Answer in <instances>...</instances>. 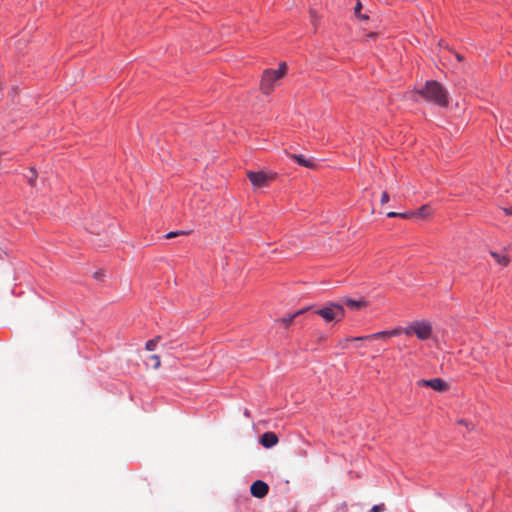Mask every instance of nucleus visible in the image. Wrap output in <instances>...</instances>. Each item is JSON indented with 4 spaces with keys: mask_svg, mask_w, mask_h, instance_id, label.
Instances as JSON below:
<instances>
[{
    "mask_svg": "<svg viewBox=\"0 0 512 512\" xmlns=\"http://www.w3.org/2000/svg\"><path fill=\"white\" fill-rule=\"evenodd\" d=\"M315 314L321 316L326 322L341 321L345 316V310L339 303L328 302L323 307L314 311Z\"/></svg>",
    "mask_w": 512,
    "mask_h": 512,
    "instance_id": "nucleus-3",
    "label": "nucleus"
},
{
    "mask_svg": "<svg viewBox=\"0 0 512 512\" xmlns=\"http://www.w3.org/2000/svg\"><path fill=\"white\" fill-rule=\"evenodd\" d=\"M362 9V4L361 2L358 0L357 3H356V6L354 8V12H355V15L358 16L359 18H362V19H367L368 16L367 15H361L360 14V10Z\"/></svg>",
    "mask_w": 512,
    "mask_h": 512,
    "instance_id": "nucleus-19",
    "label": "nucleus"
},
{
    "mask_svg": "<svg viewBox=\"0 0 512 512\" xmlns=\"http://www.w3.org/2000/svg\"><path fill=\"white\" fill-rule=\"evenodd\" d=\"M414 215H417L419 217H426L430 214V208L427 205H423L418 209L416 213H413Z\"/></svg>",
    "mask_w": 512,
    "mask_h": 512,
    "instance_id": "nucleus-16",
    "label": "nucleus"
},
{
    "mask_svg": "<svg viewBox=\"0 0 512 512\" xmlns=\"http://www.w3.org/2000/svg\"><path fill=\"white\" fill-rule=\"evenodd\" d=\"M389 201V194L384 191L381 195V204H386Z\"/></svg>",
    "mask_w": 512,
    "mask_h": 512,
    "instance_id": "nucleus-22",
    "label": "nucleus"
},
{
    "mask_svg": "<svg viewBox=\"0 0 512 512\" xmlns=\"http://www.w3.org/2000/svg\"><path fill=\"white\" fill-rule=\"evenodd\" d=\"M417 386L422 387H429L437 392H444L448 389L449 385L447 382L442 380L441 378H433V379H421L417 381Z\"/></svg>",
    "mask_w": 512,
    "mask_h": 512,
    "instance_id": "nucleus-6",
    "label": "nucleus"
},
{
    "mask_svg": "<svg viewBox=\"0 0 512 512\" xmlns=\"http://www.w3.org/2000/svg\"><path fill=\"white\" fill-rule=\"evenodd\" d=\"M460 424H466L464 420L459 421Z\"/></svg>",
    "mask_w": 512,
    "mask_h": 512,
    "instance_id": "nucleus-26",
    "label": "nucleus"
},
{
    "mask_svg": "<svg viewBox=\"0 0 512 512\" xmlns=\"http://www.w3.org/2000/svg\"><path fill=\"white\" fill-rule=\"evenodd\" d=\"M455 56H456V59H457L458 61H462V60H463V56H462L461 54L456 53V55H455Z\"/></svg>",
    "mask_w": 512,
    "mask_h": 512,
    "instance_id": "nucleus-25",
    "label": "nucleus"
},
{
    "mask_svg": "<svg viewBox=\"0 0 512 512\" xmlns=\"http://www.w3.org/2000/svg\"><path fill=\"white\" fill-rule=\"evenodd\" d=\"M278 443V437L274 432H265L260 437V444L265 448H271Z\"/></svg>",
    "mask_w": 512,
    "mask_h": 512,
    "instance_id": "nucleus-9",
    "label": "nucleus"
},
{
    "mask_svg": "<svg viewBox=\"0 0 512 512\" xmlns=\"http://www.w3.org/2000/svg\"><path fill=\"white\" fill-rule=\"evenodd\" d=\"M414 216L413 213H398V212H389L387 213V217L394 218V217H402L404 219H408L410 217Z\"/></svg>",
    "mask_w": 512,
    "mask_h": 512,
    "instance_id": "nucleus-14",
    "label": "nucleus"
},
{
    "mask_svg": "<svg viewBox=\"0 0 512 512\" xmlns=\"http://www.w3.org/2000/svg\"><path fill=\"white\" fill-rule=\"evenodd\" d=\"M289 156L291 159L295 160L299 165H301L303 167H306V168H314L315 167V163L312 160L305 158V156L302 154H291Z\"/></svg>",
    "mask_w": 512,
    "mask_h": 512,
    "instance_id": "nucleus-10",
    "label": "nucleus"
},
{
    "mask_svg": "<svg viewBox=\"0 0 512 512\" xmlns=\"http://www.w3.org/2000/svg\"><path fill=\"white\" fill-rule=\"evenodd\" d=\"M390 337H391V335L389 334V330H387V331L376 332V333H373L370 335H365V336L346 338L344 340V342L347 343L349 341L386 340Z\"/></svg>",
    "mask_w": 512,
    "mask_h": 512,
    "instance_id": "nucleus-7",
    "label": "nucleus"
},
{
    "mask_svg": "<svg viewBox=\"0 0 512 512\" xmlns=\"http://www.w3.org/2000/svg\"><path fill=\"white\" fill-rule=\"evenodd\" d=\"M189 232H186V231H175V232H169L165 235V238L166 239H171V238H174L176 236H179V235H186L188 234Z\"/></svg>",
    "mask_w": 512,
    "mask_h": 512,
    "instance_id": "nucleus-20",
    "label": "nucleus"
},
{
    "mask_svg": "<svg viewBox=\"0 0 512 512\" xmlns=\"http://www.w3.org/2000/svg\"><path fill=\"white\" fill-rule=\"evenodd\" d=\"M404 334H415L420 340H427L432 335V325L425 320L414 321L405 327Z\"/></svg>",
    "mask_w": 512,
    "mask_h": 512,
    "instance_id": "nucleus-4",
    "label": "nucleus"
},
{
    "mask_svg": "<svg viewBox=\"0 0 512 512\" xmlns=\"http://www.w3.org/2000/svg\"><path fill=\"white\" fill-rule=\"evenodd\" d=\"M311 307H307V308H304V309H301V310H298L297 312H295L294 314H291L287 317H283L281 319H278L277 322L283 324L285 327H288L290 325V323L296 318L298 317L299 315H302L303 313H305L306 311L310 310Z\"/></svg>",
    "mask_w": 512,
    "mask_h": 512,
    "instance_id": "nucleus-11",
    "label": "nucleus"
},
{
    "mask_svg": "<svg viewBox=\"0 0 512 512\" xmlns=\"http://www.w3.org/2000/svg\"><path fill=\"white\" fill-rule=\"evenodd\" d=\"M287 69V64L285 62H281L278 69L264 70L260 84L262 92L265 94H270L274 87L277 85V81L286 75Z\"/></svg>",
    "mask_w": 512,
    "mask_h": 512,
    "instance_id": "nucleus-2",
    "label": "nucleus"
},
{
    "mask_svg": "<svg viewBox=\"0 0 512 512\" xmlns=\"http://www.w3.org/2000/svg\"><path fill=\"white\" fill-rule=\"evenodd\" d=\"M491 256L495 259V261L501 266H507L509 263V258L503 253L491 252Z\"/></svg>",
    "mask_w": 512,
    "mask_h": 512,
    "instance_id": "nucleus-13",
    "label": "nucleus"
},
{
    "mask_svg": "<svg viewBox=\"0 0 512 512\" xmlns=\"http://www.w3.org/2000/svg\"><path fill=\"white\" fill-rule=\"evenodd\" d=\"M37 178V173L34 168L30 169V176H27L28 183L33 187L35 186V181Z\"/></svg>",
    "mask_w": 512,
    "mask_h": 512,
    "instance_id": "nucleus-18",
    "label": "nucleus"
},
{
    "mask_svg": "<svg viewBox=\"0 0 512 512\" xmlns=\"http://www.w3.org/2000/svg\"><path fill=\"white\" fill-rule=\"evenodd\" d=\"M416 93L427 102L434 103L441 107L447 106L449 102L447 90L439 82L434 80L427 81Z\"/></svg>",
    "mask_w": 512,
    "mask_h": 512,
    "instance_id": "nucleus-1",
    "label": "nucleus"
},
{
    "mask_svg": "<svg viewBox=\"0 0 512 512\" xmlns=\"http://www.w3.org/2000/svg\"><path fill=\"white\" fill-rule=\"evenodd\" d=\"M247 176L255 188L266 187L273 179V176H270L264 172L250 171L248 172Z\"/></svg>",
    "mask_w": 512,
    "mask_h": 512,
    "instance_id": "nucleus-5",
    "label": "nucleus"
},
{
    "mask_svg": "<svg viewBox=\"0 0 512 512\" xmlns=\"http://www.w3.org/2000/svg\"><path fill=\"white\" fill-rule=\"evenodd\" d=\"M382 510H384V505L383 504L375 505L372 508V512H379V511H382Z\"/></svg>",
    "mask_w": 512,
    "mask_h": 512,
    "instance_id": "nucleus-23",
    "label": "nucleus"
},
{
    "mask_svg": "<svg viewBox=\"0 0 512 512\" xmlns=\"http://www.w3.org/2000/svg\"><path fill=\"white\" fill-rule=\"evenodd\" d=\"M503 210H504V212H505L507 215H512V207H511V208H504Z\"/></svg>",
    "mask_w": 512,
    "mask_h": 512,
    "instance_id": "nucleus-24",
    "label": "nucleus"
},
{
    "mask_svg": "<svg viewBox=\"0 0 512 512\" xmlns=\"http://www.w3.org/2000/svg\"><path fill=\"white\" fill-rule=\"evenodd\" d=\"M344 303L350 307L351 309L353 310H359L363 307H366L367 305V302L364 300V299H359V300H353V299H349V298H346L344 300Z\"/></svg>",
    "mask_w": 512,
    "mask_h": 512,
    "instance_id": "nucleus-12",
    "label": "nucleus"
},
{
    "mask_svg": "<svg viewBox=\"0 0 512 512\" xmlns=\"http://www.w3.org/2000/svg\"><path fill=\"white\" fill-rule=\"evenodd\" d=\"M404 330H405V328H403V327H396L392 330H389V334L391 335V337L398 336V335L404 333Z\"/></svg>",
    "mask_w": 512,
    "mask_h": 512,
    "instance_id": "nucleus-21",
    "label": "nucleus"
},
{
    "mask_svg": "<svg viewBox=\"0 0 512 512\" xmlns=\"http://www.w3.org/2000/svg\"><path fill=\"white\" fill-rule=\"evenodd\" d=\"M268 491H269V487H268L267 483H265L261 480H257L255 482H253L250 487V492H251L252 496H254L256 498L265 497L268 494Z\"/></svg>",
    "mask_w": 512,
    "mask_h": 512,
    "instance_id": "nucleus-8",
    "label": "nucleus"
},
{
    "mask_svg": "<svg viewBox=\"0 0 512 512\" xmlns=\"http://www.w3.org/2000/svg\"><path fill=\"white\" fill-rule=\"evenodd\" d=\"M148 359L151 361L153 369H158L160 367L161 361L158 355H151Z\"/></svg>",
    "mask_w": 512,
    "mask_h": 512,
    "instance_id": "nucleus-17",
    "label": "nucleus"
},
{
    "mask_svg": "<svg viewBox=\"0 0 512 512\" xmlns=\"http://www.w3.org/2000/svg\"><path fill=\"white\" fill-rule=\"evenodd\" d=\"M159 339H160V337H159V336H157V337H156V338H154V339L148 340V341L146 342V345H145L146 349H147L148 351H153V350H155Z\"/></svg>",
    "mask_w": 512,
    "mask_h": 512,
    "instance_id": "nucleus-15",
    "label": "nucleus"
}]
</instances>
